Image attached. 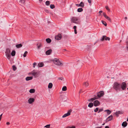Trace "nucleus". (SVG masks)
I'll return each mask as SVG.
<instances>
[{
  "label": "nucleus",
  "mask_w": 128,
  "mask_h": 128,
  "mask_svg": "<svg viewBox=\"0 0 128 128\" xmlns=\"http://www.w3.org/2000/svg\"><path fill=\"white\" fill-rule=\"evenodd\" d=\"M44 64L43 63H39L38 64V66L40 67H42L44 66Z\"/></svg>",
  "instance_id": "22"
},
{
  "label": "nucleus",
  "mask_w": 128,
  "mask_h": 128,
  "mask_svg": "<svg viewBox=\"0 0 128 128\" xmlns=\"http://www.w3.org/2000/svg\"><path fill=\"white\" fill-rule=\"evenodd\" d=\"M45 12H47V11H48V10H45Z\"/></svg>",
  "instance_id": "56"
},
{
  "label": "nucleus",
  "mask_w": 128,
  "mask_h": 128,
  "mask_svg": "<svg viewBox=\"0 0 128 128\" xmlns=\"http://www.w3.org/2000/svg\"><path fill=\"white\" fill-rule=\"evenodd\" d=\"M88 0V2L90 3V4H91V2H92V0Z\"/></svg>",
  "instance_id": "46"
},
{
  "label": "nucleus",
  "mask_w": 128,
  "mask_h": 128,
  "mask_svg": "<svg viewBox=\"0 0 128 128\" xmlns=\"http://www.w3.org/2000/svg\"><path fill=\"white\" fill-rule=\"evenodd\" d=\"M68 128H75L76 127L74 126H72V127H68Z\"/></svg>",
  "instance_id": "44"
},
{
  "label": "nucleus",
  "mask_w": 128,
  "mask_h": 128,
  "mask_svg": "<svg viewBox=\"0 0 128 128\" xmlns=\"http://www.w3.org/2000/svg\"><path fill=\"white\" fill-rule=\"evenodd\" d=\"M76 6H80V4H76Z\"/></svg>",
  "instance_id": "49"
},
{
  "label": "nucleus",
  "mask_w": 128,
  "mask_h": 128,
  "mask_svg": "<svg viewBox=\"0 0 128 128\" xmlns=\"http://www.w3.org/2000/svg\"><path fill=\"white\" fill-rule=\"evenodd\" d=\"M50 1H48L46 2V4L47 6H48L50 5Z\"/></svg>",
  "instance_id": "34"
},
{
  "label": "nucleus",
  "mask_w": 128,
  "mask_h": 128,
  "mask_svg": "<svg viewBox=\"0 0 128 128\" xmlns=\"http://www.w3.org/2000/svg\"><path fill=\"white\" fill-rule=\"evenodd\" d=\"M67 90V88L66 86H64L62 88V90L63 91H65Z\"/></svg>",
  "instance_id": "30"
},
{
  "label": "nucleus",
  "mask_w": 128,
  "mask_h": 128,
  "mask_svg": "<svg viewBox=\"0 0 128 128\" xmlns=\"http://www.w3.org/2000/svg\"><path fill=\"white\" fill-rule=\"evenodd\" d=\"M58 79L59 80H62V79H61V78H58Z\"/></svg>",
  "instance_id": "54"
},
{
  "label": "nucleus",
  "mask_w": 128,
  "mask_h": 128,
  "mask_svg": "<svg viewBox=\"0 0 128 128\" xmlns=\"http://www.w3.org/2000/svg\"><path fill=\"white\" fill-rule=\"evenodd\" d=\"M110 39V38H109L107 37L106 36H102L100 40L102 41H103L104 40H109Z\"/></svg>",
  "instance_id": "9"
},
{
  "label": "nucleus",
  "mask_w": 128,
  "mask_h": 128,
  "mask_svg": "<svg viewBox=\"0 0 128 128\" xmlns=\"http://www.w3.org/2000/svg\"><path fill=\"white\" fill-rule=\"evenodd\" d=\"M50 124H48L44 126V127L46 128H50Z\"/></svg>",
  "instance_id": "40"
},
{
  "label": "nucleus",
  "mask_w": 128,
  "mask_h": 128,
  "mask_svg": "<svg viewBox=\"0 0 128 128\" xmlns=\"http://www.w3.org/2000/svg\"><path fill=\"white\" fill-rule=\"evenodd\" d=\"M79 4L80 6L83 7L84 6V3L82 2H81Z\"/></svg>",
  "instance_id": "33"
},
{
  "label": "nucleus",
  "mask_w": 128,
  "mask_h": 128,
  "mask_svg": "<svg viewBox=\"0 0 128 128\" xmlns=\"http://www.w3.org/2000/svg\"><path fill=\"white\" fill-rule=\"evenodd\" d=\"M102 10H100L99 12V13L100 14L101 13H102Z\"/></svg>",
  "instance_id": "50"
},
{
  "label": "nucleus",
  "mask_w": 128,
  "mask_h": 128,
  "mask_svg": "<svg viewBox=\"0 0 128 128\" xmlns=\"http://www.w3.org/2000/svg\"><path fill=\"white\" fill-rule=\"evenodd\" d=\"M103 110V108H100L99 110V111H98V113H99L100 112H102V111Z\"/></svg>",
  "instance_id": "41"
},
{
  "label": "nucleus",
  "mask_w": 128,
  "mask_h": 128,
  "mask_svg": "<svg viewBox=\"0 0 128 128\" xmlns=\"http://www.w3.org/2000/svg\"><path fill=\"white\" fill-rule=\"evenodd\" d=\"M104 124H102V125H104Z\"/></svg>",
  "instance_id": "58"
},
{
  "label": "nucleus",
  "mask_w": 128,
  "mask_h": 128,
  "mask_svg": "<svg viewBox=\"0 0 128 128\" xmlns=\"http://www.w3.org/2000/svg\"><path fill=\"white\" fill-rule=\"evenodd\" d=\"M35 99L33 98H29L28 100V102L29 104H31L34 102Z\"/></svg>",
  "instance_id": "10"
},
{
  "label": "nucleus",
  "mask_w": 128,
  "mask_h": 128,
  "mask_svg": "<svg viewBox=\"0 0 128 128\" xmlns=\"http://www.w3.org/2000/svg\"><path fill=\"white\" fill-rule=\"evenodd\" d=\"M6 124L7 125H8L10 124V123L9 122H7L6 123Z\"/></svg>",
  "instance_id": "47"
},
{
  "label": "nucleus",
  "mask_w": 128,
  "mask_h": 128,
  "mask_svg": "<svg viewBox=\"0 0 128 128\" xmlns=\"http://www.w3.org/2000/svg\"><path fill=\"white\" fill-rule=\"evenodd\" d=\"M46 42L48 43H50L51 41V40L49 38H48L46 40Z\"/></svg>",
  "instance_id": "29"
},
{
  "label": "nucleus",
  "mask_w": 128,
  "mask_h": 128,
  "mask_svg": "<svg viewBox=\"0 0 128 128\" xmlns=\"http://www.w3.org/2000/svg\"><path fill=\"white\" fill-rule=\"evenodd\" d=\"M94 106H99L100 104V103L99 101H98V100H95L93 103Z\"/></svg>",
  "instance_id": "12"
},
{
  "label": "nucleus",
  "mask_w": 128,
  "mask_h": 128,
  "mask_svg": "<svg viewBox=\"0 0 128 128\" xmlns=\"http://www.w3.org/2000/svg\"><path fill=\"white\" fill-rule=\"evenodd\" d=\"M103 14L104 16V17L107 19L109 21L111 22V19L109 17L107 16L106 14L104 12L103 13Z\"/></svg>",
  "instance_id": "13"
},
{
  "label": "nucleus",
  "mask_w": 128,
  "mask_h": 128,
  "mask_svg": "<svg viewBox=\"0 0 128 128\" xmlns=\"http://www.w3.org/2000/svg\"><path fill=\"white\" fill-rule=\"evenodd\" d=\"M74 33L75 34H77V32L76 31V30H74Z\"/></svg>",
  "instance_id": "48"
},
{
  "label": "nucleus",
  "mask_w": 128,
  "mask_h": 128,
  "mask_svg": "<svg viewBox=\"0 0 128 128\" xmlns=\"http://www.w3.org/2000/svg\"><path fill=\"white\" fill-rule=\"evenodd\" d=\"M52 61L54 64L58 66H62L63 64L57 58H54L52 60Z\"/></svg>",
  "instance_id": "2"
},
{
  "label": "nucleus",
  "mask_w": 128,
  "mask_h": 128,
  "mask_svg": "<svg viewBox=\"0 0 128 128\" xmlns=\"http://www.w3.org/2000/svg\"><path fill=\"white\" fill-rule=\"evenodd\" d=\"M76 26H74L73 27V28L74 30H76Z\"/></svg>",
  "instance_id": "45"
},
{
  "label": "nucleus",
  "mask_w": 128,
  "mask_h": 128,
  "mask_svg": "<svg viewBox=\"0 0 128 128\" xmlns=\"http://www.w3.org/2000/svg\"><path fill=\"white\" fill-rule=\"evenodd\" d=\"M102 23V24L104 25L105 26H107V24L106 22H105L103 20H102L101 21Z\"/></svg>",
  "instance_id": "31"
},
{
  "label": "nucleus",
  "mask_w": 128,
  "mask_h": 128,
  "mask_svg": "<svg viewBox=\"0 0 128 128\" xmlns=\"http://www.w3.org/2000/svg\"><path fill=\"white\" fill-rule=\"evenodd\" d=\"M127 17H125V18H124V19H125V20H126L127 19Z\"/></svg>",
  "instance_id": "53"
},
{
  "label": "nucleus",
  "mask_w": 128,
  "mask_h": 128,
  "mask_svg": "<svg viewBox=\"0 0 128 128\" xmlns=\"http://www.w3.org/2000/svg\"><path fill=\"white\" fill-rule=\"evenodd\" d=\"M113 87L114 89L116 91H120L121 90L120 84L117 82L114 83Z\"/></svg>",
  "instance_id": "1"
},
{
  "label": "nucleus",
  "mask_w": 128,
  "mask_h": 128,
  "mask_svg": "<svg viewBox=\"0 0 128 128\" xmlns=\"http://www.w3.org/2000/svg\"><path fill=\"white\" fill-rule=\"evenodd\" d=\"M32 76H28L26 78V80L28 81L32 80Z\"/></svg>",
  "instance_id": "19"
},
{
  "label": "nucleus",
  "mask_w": 128,
  "mask_h": 128,
  "mask_svg": "<svg viewBox=\"0 0 128 128\" xmlns=\"http://www.w3.org/2000/svg\"><path fill=\"white\" fill-rule=\"evenodd\" d=\"M22 45L21 44L16 45V46L17 48H19L22 47Z\"/></svg>",
  "instance_id": "20"
},
{
  "label": "nucleus",
  "mask_w": 128,
  "mask_h": 128,
  "mask_svg": "<svg viewBox=\"0 0 128 128\" xmlns=\"http://www.w3.org/2000/svg\"><path fill=\"white\" fill-rule=\"evenodd\" d=\"M50 7L52 9H53L55 8L54 5V4H51L50 6Z\"/></svg>",
  "instance_id": "37"
},
{
  "label": "nucleus",
  "mask_w": 128,
  "mask_h": 128,
  "mask_svg": "<svg viewBox=\"0 0 128 128\" xmlns=\"http://www.w3.org/2000/svg\"><path fill=\"white\" fill-rule=\"evenodd\" d=\"M5 53L6 56L7 58L9 60H10L11 57L10 55V49L8 48H7L6 50Z\"/></svg>",
  "instance_id": "3"
},
{
  "label": "nucleus",
  "mask_w": 128,
  "mask_h": 128,
  "mask_svg": "<svg viewBox=\"0 0 128 128\" xmlns=\"http://www.w3.org/2000/svg\"><path fill=\"white\" fill-rule=\"evenodd\" d=\"M126 83L124 82H123L120 84L121 89L122 90H126Z\"/></svg>",
  "instance_id": "5"
},
{
  "label": "nucleus",
  "mask_w": 128,
  "mask_h": 128,
  "mask_svg": "<svg viewBox=\"0 0 128 128\" xmlns=\"http://www.w3.org/2000/svg\"><path fill=\"white\" fill-rule=\"evenodd\" d=\"M104 95V92L103 91H101L98 93L97 94V96L98 98L103 96Z\"/></svg>",
  "instance_id": "8"
},
{
  "label": "nucleus",
  "mask_w": 128,
  "mask_h": 128,
  "mask_svg": "<svg viewBox=\"0 0 128 128\" xmlns=\"http://www.w3.org/2000/svg\"><path fill=\"white\" fill-rule=\"evenodd\" d=\"M78 12H81L83 10V9L82 8H79L78 9Z\"/></svg>",
  "instance_id": "32"
},
{
  "label": "nucleus",
  "mask_w": 128,
  "mask_h": 128,
  "mask_svg": "<svg viewBox=\"0 0 128 128\" xmlns=\"http://www.w3.org/2000/svg\"><path fill=\"white\" fill-rule=\"evenodd\" d=\"M2 114H1L0 115V117L1 118H2Z\"/></svg>",
  "instance_id": "52"
},
{
  "label": "nucleus",
  "mask_w": 128,
  "mask_h": 128,
  "mask_svg": "<svg viewBox=\"0 0 128 128\" xmlns=\"http://www.w3.org/2000/svg\"><path fill=\"white\" fill-rule=\"evenodd\" d=\"M11 55L12 56H14L16 54V52L15 50H13L11 53Z\"/></svg>",
  "instance_id": "26"
},
{
  "label": "nucleus",
  "mask_w": 128,
  "mask_h": 128,
  "mask_svg": "<svg viewBox=\"0 0 128 128\" xmlns=\"http://www.w3.org/2000/svg\"><path fill=\"white\" fill-rule=\"evenodd\" d=\"M35 90L34 89H31L30 90L29 92L31 93H34L35 92Z\"/></svg>",
  "instance_id": "27"
},
{
  "label": "nucleus",
  "mask_w": 128,
  "mask_h": 128,
  "mask_svg": "<svg viewBox=\"0 0 128 128\" xmlns=\"http://www.w3.org/2000/svg\"><path fill=\"white\" fill-rule=\"evenodd\" d=\"M123 112L122 111H116V112L114 113V114L117 116H118V115L119 114H122L123 113Z\"/></svg>",
  "instance_id": "11"
},
{
  "label": "nucleus",
  "mask_w": 128,
  "mask_h": 128,
  "mask_svg": "<svg viewBox=\"0 0 128 128\" xmlns=\"http://www.w3.org/2000/svg\"><path fill=\"white\" fill-rule=\"evenodd\" d=\"M53 85L52 83H50L48 85V88H51L52 87Z\"/></svg>",
  "instance_id": "24"
},
{
  "label": "nucleus",
  "mask_w": 128,
  "mask_h": 128,
  "mask_svg": "<svg viewBox=\"0 0 128 128\" xmlns=\"http://www.w3.org/2000/svg\"><path fill=\"white\" fill-rule=\"evenodd\" d=\"M105 128H109L108 126H106Z\"/></svg>",
  "instance_id": "51"
},
{
  "label": "nucleus",
  "mask_w": 128,
  "mask_h": 128,
  "mask_svg": "<svg viewBox=\"0 0 128 128\" xmlns=\"http://www.w3.org/2000/svg\"><path fill=\"white\" fill-rule=\"evenodd\" d=\"M113 118V116L111 115L108 116L106 119L107 122L109 121L112 120Z\"/></svg>",
  "instance_id": "17"
},
{
  "label": "nucleus",
  "mask_w": 128,
  "mask_h": 128,
  "mask_svg": "<svg viewBox=\"0 0 128 128\" xmlns=\"http://www.w3.org/2000/svg\"><path fill=\"white\" fill-rule=\"evenodd\" d=\"M27 53H28L26 51L24 52V54H23V56L24 57H26V56Z\"/></svg>",
  "instance_id": "36"
},
{
  "label": "nucleus",
  "mask_w": 128,
  "mask_h": 128,
  "mask_svg": "<svg viewBox=\"0 0 128 128\" xmlns=\"http://www.w3.org/2000/svg\"><path fill=\"white\" fill-rule=\"evenodd\" d=\"M84 85L86 87L88 86V82H86L84 83Z\"/></svg>",
  "instance_id": "28"
},
{
  "label": "nucleus",
  "mask_w": 128,
  "mask_h": 128,
  "mask_svg": "<svg viewBox=\"0 0 128 128\" xmlns=\"http://www.w3.org/2000/svg\"><path fill=\"white\" fill-rule=\"evenodd\" d=\"M61 35L60 34H58V35L56 36L55 37V39L58 40H59L61 39Z\"/></svg>",
  "instance_id": "14"
},
{
  "label": "nucleus",
  "mask_w": 128,
  "mask_h": 128,
  "mask_svg": "<svg viewBox=\"0 0 128 128\" xmlns=\"http://www.w3.org/2000/svg\"><path fill=\"white\" fill-rule=\"evenodd\" d=\"M105 8H106V10H108V11H110V9L109 8H108V6H106L105 7Z\"/></svg>",
  "instance_id": "42"
},
{
  "label": "nucleus",
  "mask_w": 128,
  "mask_h": 128,
  "mask_svg": "<svg viewBox=\"0 0 128 128\" xmlns=\"http://www.w3.org/2000/svg\"><path fill=\"white\" fill-rule=\"evenodd\" d=\"M32 74L34 76L35 78H36L38 76V72L35 71H34L31 72Z\"/></svg>",
  "instance_id": "7"
},
{
  "label": "nucleus",
  "mask_w": 128,
  "mask_h": 128,
  "mask_svg": "<svg viewBox=\"0 0 128 128\" xmlns=\"http://www.w3.org/2000/svg\"><path fill=\"white\" fill-rule=\"evenodd\" d=\"M71 22L78 24L80 23V22L78 20V18L76 17H74L71 18Z\"/></svg>",
  "instance_id": "4"
},
{
  "label": "nucleus",
  "mask_w": 128,
  "mask_h": 128,
  "mask_svg": "<svg viewBox=\"0 0 128 128\" xmlns=\"http://www.w3.org/2000/svg\"><path fill=\"white\" fill-rule=\"evenodd\" d=\"M52 52V50L50 49L47 51L46 52V54L47 55H49Z\"/></svg>",
  "instance_id": "16"
},
{
  "label": "nucleus",
  "mask_w": 128,
  "mask_h": 128,
  "mask_svg": "<svg viewBox=\"0 0 128 128\" xmlns=\"http://www.w3.org/2000/svg\"><path fill=\"white\" fill-rule=\"evenodd\" d=\"M72 111V110H70L68 111L67 113L65 114L62 116V118H64L66 117V116H70V114L71 112Z\"/></svg>",
  "instance_id": "6"
},
{
  "label": "nucleus",
  "mask_w": 128,
  "mask_h": 128,
  "mask_svg": "<svg viewBox=\"0 0 128 128\" xmlns=\"http://www.w3.org/2000/svg\"><path fill=\"white\" fill-rule=\"evenodd\" d=\"M98 99V97L97 96H96L93 98L88 100V101L90 102H92L94 100Z\"/></svg>",
  "instance_id": "15"
},
{
  "label": "nucleus",
  "mask_w": 128,
  "mask_h": 128,
  "mask_svg": "<svg viewBox=\"0 0 128 128\" xmlns=\"http://www.w3.org/2000/svg\"><path fill=\"white\" fill-rule=\"evenodd\" d=\"M36 64V62H34L33 64V67L34 68L35 67V66Z\"/></svg>",
  "instance_id": "43"
},
{
  "label": "nucleus",
  "mask_w": 128,
  "mask_h": 128,
  "mask_svg": "<svg viewBox=\"0 0 128 128\" xmlns=\"http://www.w3.org/2000/svg\"><path fill=\"white\" fill-rule=\"evenodd\" d=\"M126 48H127V49L128 50V39H126Z\"/></svg>",
  "instance_id": "35"
},
{
  "label": "nucleus",
  "mask_w": 128,
  "mask_h": 128,
  "mask_svg": "<svg viewBox=\"0 0 128 128\" xmlns=\"http://www.w3.org/2000/svg\"><path fill=\"white\" fill-rule=\"evenodd\" d=\"M39 0V1L40 2L42 1V0Z\"/></svg>",
  "instance_id": "55"
},
{
  "label": "nucleus",
  "mask_w": 128,
  "mask_h": 128,
  "mask_svg": "<svg viewBox=\"0 0 128 128\" xmlns=\"http://www.w3.org/2000/svg\"><path fill=\"white\" fill-rule=\"evenodd\" d=\"M37 48L38 49H39L40 48V47L42 46V44L40 43H38L37 44Z\"/></svg>",
  "instance_id": "21"
},
{
  "label": "nucleus",
  "mask_w": 128,
  "mask_h": 128,
  "mask_svg": "<svg viewBox=\"0 0 128 128\" xmlns=\"http://www.w3.org/2000/svg\"><path fill=\"white\" fill-rule=\"evenodd\" d=\"M93 104L94 103L92 102L89 103L88 105V107L90 108H92L93 106Z\"/></svg>",
  "instance_id": "23"
},
{
  "label": "nucleus",
  "mask_w": 128,
  "mask_h": 128,
  "mask_svg": "<svg viewBox=\"0 0 128 128\" xmlns=\"http://www.w3.org/2000/svg\"><path fill=\"white\" fill-rule=\"evenodd\" d=\"M127 125V123L126 122H123L122 124V126L124 127L126 126Z\"/></svg>",
  "instance_id": "18"
},
{
  "label": "nucleus",
  "mask_w": 128,
  "mask_h": 128,
  "mask_svg": "<svg viewBox=\"0 0 128 128\" xmlns=\"http://www.w3.org/2000/svg\"><path fill=\"white\" fill-rule=\"evenodd\" d=\"M127 120L128 122V118H127Z\"/></svg>",
  "instance_id": "57"
},
{
  "label": "nucleus",
  "mask_w": 128,
  "mask_h": 128,
  "mask_svg": "<svg viewBox=\"0 0 128 128\" xmlns=\"http://www.w3.org/2000/svg\"><path fill=\"white\" fill-rule=\"evenodd\" d=\"M104 112H106L108 115H109L111 112L108 110H106Z\"/></svg>",
  "instance_id": "25"
},
{
  "label": "nucleus",
  "mask_w": 128,
  "mask_h": 128,
  "mask_svg": "<svg viewBox=\"0 0 128 128\" xmlns=\"http://www.w3.org/2000/svg\"><path fill=\"white\" fill-rule=\"evenodd\" d=\"M12 68L14 70H15L16 69V68L14 66H12Z\"/></svg>",
  "instance_id": "39"
},
{
  "label": "nucleus",
  "mask_w": 128,
  "mask_h": 128,
  "mask_svg": "<svg viewBox=\"0 0 128 128\" xmlns=\"http://www.w3.org/2000/svg\"><path fill=\"white\" fill-rule=\"evenodd\" d=\"M99 110V108H96L94 110V111L95 112H97Z\"/></svg>",
  "instance_id": "38"
}]
</instances>
